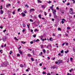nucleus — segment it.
I'll list each match as a JSON object with an SVG mask.
<instances>
[{
	"mask_svg": "<svg viewBox=\"0 0 75 75\" xmlns=\"http://www.w3.org/2000/svg\"><path fill=\"white\" fill-rule=\"evenodd\" d=\"M73 50L74 52H75V49H74V48H73Z\"/></svg>",
	"mask_w": 75,
	"mask_h": 75,
	"instance_id": "48",
	"label": "nucleus"
},
{
	"mask_svg": "<svg viewBox=\"0 0 75 75\" xmlns=\"http://www.w3.org/2000/svg\"><path fill=\"white\" fill-rule=\"evenodd\" d=\"M20 9H21L20 8H18V11H19L20 10Z\"/></svg>",
	"mask_w": 75,
	"mask_h": 75,
	"instance_id": "45",
	"label": "nucleus"
},
{
	"mask_svg": "<svg viewBox=\"0 0 75 75\" xmlns=\"http://www.w3.org/2000/svg\"><path fill=\"white\" fill-rule=\"evenodd\" d=\"M48 47H51V45H49L48 46Z\"/></svg>",
	"mask_w": 75,
	"mask_h": 75,
	"instance_id": "52",
	"label": "nucleus"
},
{
	"mask_svg": "<svg viewBox=\"0 0 75 75\" xmlns=\"http://www.w3.org/2000/svg\"><path fill=\"white\" fill-rule=\"evenodd\" d=\"M73 1V3H75V0H74V1Z\"/></svg>",
	"mask_w": 75,
	"mask_h": 75,
	"instance_id": "64",
	"label": "nucleus"
},
{
	"mask_svg": "<svg viewBox=\"0 0 75 75\" xmlns=\"http://www.w3.org/2000/svg\"><path fill=\"white\" fill-rule=\"evenodd\" d=\"M3 38V41L4 42V41H6V38Z\"/></svg>",
	"mask_w": 75,
	"mask_h": 75,
	"instance_id": "6",
	"label": "nucleus"
},
{
	"mask_svg": "<svg viewBox=\"0 0 75 75\" xmlns=\"http://www.w3.org/2000/svg\"><path fill=\"white\" fill-rule=\"evenodd\" d=\"M10 53H9V54H10V55H11V53H13V52H12V51H10Z\"/></svg>",
	"mask_w": 75,
	"mask_h": 75,
	"instance_id": "34",
	"label": "nucleus"
},
{
	"mask_svg": "<svg viewBox=\"0 0 75 75\" xmlns=\"http://www.w3.org/2000/svg\"><path fill=\"white\" fill-rule=\"evenodd\" d=\"M30 21H31V22H33V21H32V19H30Z\"/></svg>",
	"mask_w": 75,
	"mask_h": 75,
	"instance_id": "36",
	"label": "nucleus"
},
{
	"mask_svg": "<svg viewBox=\"0 0 75 75\" xmlns=\"http://www.w3.org/2000/svg\"><path fill=\"white\" fill-rule=\"evenodd\" d=\"M47 75H51V74L50 73H47Z\"/></svg>",
	"mask_w": 75,
	"mask_h": 75,
	"instance_id": "56",
	"label": "nucleus"
},
{
	"mask_svg": "<svg viewBox=\"0 0 75 75\" xmlns=\"http://www.w3.org/2000/svg\"><path fill=\"white\" fill-rule=\"evenodd\" d=\"M30 44H33V41H31L30 42Z\"/></svg>",
	"mask_w": 75,
	"mask_h": 75,
	"instance_id": "42",
	"label": "nucleus"
},
{
	"mask_svg": "<svg viewBox=\"0 0 75 75\" xmlns=\"http://www.w3.org/2000/svg\"><path fill=\"white\" fill-rule=\"evenodd\" d=\"M6 30H4L3 31L4 33L5 32H6Z\"/></svg>",
	"mask_w": 75,
	"mask_h": 75,
	"instance_id": "57",
	"label": "nucleus"
},
{
	"mask_svg": "<svg viewBox=\"0 0 75 75\" xmlns=\"http://www.w3.org/2000/svg\"><path fill=\"white\" fill-rule=\"evenodd\" d=\"M37 18V17H36V16H35L34 17V18Z\"/></svg>",
	"mask_w": 75,
	"mask_h": 75,
	"instance_id": "53",
	"label": "nucleus"
},
{
	"mask_svg": "<svg viewBox=\"0 0 75 75\" xmlns=\"http://www.w3.org/2000/svg\"><path fill=\"white\" fill-rule=\"evenodd\" d=\"M28 57H31V55L30 54H28Z\"/></svg>",
	"mask_w": 75,
	"mask_h": 75,
	"instance_id": "28",
	"label": "nucleus"
},
{
	"mask_svg": "<svg viewBox=\"0 0 75 75\" xmlns=\"http://www.w3.org/2000/svg\"><path fill=\"white\" fill-rule=\"evenodd\" d=\"M43 52L44 53H45L46 52V51H45V49H44L43 50Z\"/></svg>",
	"mask_w": 75,
	"mask_h": 75,
	"instance_id": "13",
	"label": "nucleus"
},
{
	"mask_svg": "<svg viewBox=\"0 0 75 75\" xmlns=\"http://www.w3.org/2000/svg\"><path fill=\"white\" fill-rule=\"evenodd\" d=\"M30 25V24H29L28 25H27V27H29Z\"/></svg>",
	"mask_w": 75,
	"mask_h": 75,
	"instance_id": "41",
	"label": "nucleus"
},
{
	"mask_svg": "<svg viewBox=\"0 0 75 75\" xmlns=\"http://www.w3.org/2000/svg\"><path fill=\"white\" fill-rule=\"evenodd\" d=\"M58 36L59 37H61V34H59L58 35Z\"/></svg>",
	"mask_w": 75,
	"mask_h": 75,
	"instance_id": "23",
	"label": "nucleus"
},
{
	"mask_svg": "<svg viewBox=\"0 0 75 75\" xmlns=\"http://www.w3.org/2000/svg\"><path fill=\"white\" fill-rule=\"evenodd\" d=\"M67 29L68 30H69V29H70V27H67Z\"/></svg>",
	"mask_w": 75,
	"mask_h": 75,
	"instance_id": "39",
	"label": "nucleus"
},
{
	"mask_svg": "<svg viewBox=\"0 0 75 75\" xmlns=\"http://www.w3.org/2000/svg\"><path fill=\"white\" fill-rule=\"evenodd\" d=\"M22 15H23V16L24 17V16H25V13H24L22 12Z\"/></svg>",
	"mask_w": 75,
	"mask_h": 75,
	"instance_id": "9",
	"label": "nucleus"
},
{
	"mask_svg": "<svg viewBox=\"0 0 75 75\" xmlns=\"http://www.w3.org/2000/svg\"><path fill=\"white\" fill-rule=\"evenodd\" d=\"M30 31H31V32H33V30H30Z\"/></svg>",
	"mask_w": 75,
	"mask_h": 75,
	"instance_id": "63",
	"label": "nucleus"
},
{
	"mask_svg": "<svg viewBox=\"0 0 75 75\" xmlns=\"http://www.w3.org/2000/svg\"><path fill=\"white\" fill-rule=\"evenodd\" d=\"M28 50H30V51H32V50H31V49H28Z\"/></svg>",
	"mask_w": 75,
	"mask_h": 75,
	"instance_id": "49",
	"label": "nucleus"
},
{
	"mask_svg": "<svg viewBox=\"0 0 75 75\" xmlns=\"http://www.w3.org/2000/svg\"><path fill=\"white\" fill-rule=\"evenodd\" d=\"M17 56L18 57H19V56H20V55L19 54H17Z\"/></svg>",
	"mask_w": 75,
	"mask_h": 75,
	"instance_id": "47",
	"label": "nucleus"
},
{
	"mask_svg": "<svg viewBox=\"0 0 75 75\" xmlns=\"http://www.w3.org/2000/svg\"><path fill=\"white\" fill-rule=\"evenodd\" d=\"M66 45H68V44L67 43H66Z\"/></svg>",
	"mask_w": 75,
	"mask_h": 75,
	"instance_id": "61",
	"label": "nucleus"
},
{
	"mask_svg": "<svg viewBox=\"0 0 75 75\" xmlns=\"http://www.w3.org/2000/svg\"><path fill=\"white\" fill-rule=\"evenodd\" d=\"M45 16H47V12H45Z\"/></svg>",
	"mask_w": 75,
	"mask_h": 75,
	"instance_id": "38",
	"label": "nucleus"
},
{
	"mask_svg": "<svg viewBox=\"0 0 75 75\" xmlns=\"http://www.w3.org/2000/svg\"><path fill=\"white\" fill-rule=\"evenodd\" d=\"M54 20H55L54 18H52V21H54Z\"/></svg>",
	"mask_w": 75,
	"mask_h": 75,
	"instance_id": "40",
	"label": "nucleus"
},
{
	"mask_svg": "<svg viewBox=\"0 0 75 75\" xmlns=\"http://www.w3.org/2000/svg\"><path fill=\"white\" fill-rule=\"evenodd\" d=\"M55 59V57H53V58H52V60H54V59Z\"/></svg>",
	"mask_w": 75,
	"mask_h": 75,
	"instance_id": "29",
	"label": "nucleus"
},
{
	"mask_svg": "<svg viewBox=\"0 0 75 75\" xmlns=\"http://www.w3.org/2000/svg\"><path fill=\"white\" fill-rule=\"evenodd\" d=\"M20 67L21 68H23V67H24V66L22 64H21L20 65Z\"/></svg>",
	"mask_w": 75,
	"mask_h": 75,
	"instance_id": "10",
	"label": "nucleus"
},
{
	"mask_svg": "<svg viewBox=\"0 0 75 75\" xmlns=\"http://www.w3.org/2000/svg\"><path fill=\"white\" fill-rule=\"evenodd\" d=\"M58 63H59V64H61L62 62L60 60H58Z\"/></svg>",
	"mask_w": 75,
	"mask_h": 75,
	"instance_id": "8",
	"label": "nucleus"
},
{
	"mask_svg": "<svg viewBox=\"0 0 75 75\" xmlns=\"http://www.w3.org/2000/svg\"><path fill=\"white\" fill-rule=\"evenodd\" d=\"M46 52L47 54H49V53H50V51H49L48 50H47V51Z\"/></svg>",
	"mask_w": 75,
	"mask_h": 75,
	"instance_id": "19",
	"label": "nucleus"
},
{
	"mask_svg": "<svg viewBox=\"0 0 75 75\" xmlns=\"http://www.w3.org/2000/svg\"><path fill=\"white\" fill-rule=\"evenodd\" d=\"M23 27H25V24H23Z\"/></svg>",
	"mask_w": 75,
	"mask_h": 75,
	"instance_id": "51",
	"label": "nucleus"
},
{
	"mask_svg": "<svg viewBox=\"0 0 75 75\" xmlns=\"http://www.w3.org/2000/svg\"><path fill=\"white\" fill-rule=\"evenodd\" d=\"M48 3H49V4L51 3V1H49V2H48Z\"/></svg>",
	"mask_w": 75,
	"mask_h": 75,
	"instance_id": "44",
	"label": "nucleus"
},
{
	"mask_svg": "<svg viewBox=\"0 0 75 75\" xmlns=\"http://www.w3.org/2000/svg\"><path fill=\"white\" fill-rule=\"evenodd\" d=\"M40 38H43V36H40Z\"/></svg>",
	"mask_w": 75,
	"mask_h": 75,
	"instance_id": "55",
	"label": "nucleus"
},
{
	"mask_svg": "<svg viewBox=\"0 0 75 75\" xmlns=\"http://www.w3.org/2000/svg\"><path fill=\"white\" fill-rule=\"evenodd\" d=\"M58 31H61V28H58Z\"/></svg>",
	"mask_w": 75,
	"mask_h": 75,
	"instance_id": "26",
	"label": "nucleus"
},
{
	"mask_svg": "<svg viewBox=\"0 0 75 75\" xmlns=\"http://www.w3.org/2000/svg\"><path fill=\"white\" fill-rule=\"evenodd\" d=\"M33 37L34 38H35V37H36V35H33Z\"/></svg>",
	"mask_w": 75,
	"mask_h": 75,
	"instance_id": "33",
	"label": "nucleus"
},
{
	"mask_svg": "<svg viewBox=\"0 0 75 75\" xmlns=\"http://www.w3.org/2000/svg\"><path fill=\"white\" fill-rule=\"evenodd\" d=\"M41 7L42 8H45V7H44V6H43V5H42L41 6Z\"/></svg>",
	"mask_w": 75,
	"mask_h": 75,
	"instance_id": "20",
	"label": "nucleus"
},
{
	"mask_svg": "<svg viewBox=\"0 0 75 75\" xmlns=\"http://www.w3.org/2000/svg\"><path fill=\"white\" fill-rule=\"evenodd\" d=\"M19 52L21 55L23 54V52H22V51H21V50H19Z\"/></svg>",
	"mask_w": 75,
	"mask_h": 75,
	"instance_id": "5",
	"label": "nucleus"
},
{
	"mask_svg": "<svg viewBox=\"0 0 75 75\" xmlns=\"http://www.w3.org/2000/svg\"><path fill=\"white\" fill-rule=\"evenodd\" d=\"M38 2H39V3H42V2H41L40 0H38Z\"/></svg>",
	"mask_w": 75,
	"mask_h": 75,
	"instance_id": "22",
	"label": "nucleus"
},
{
	"mask_svg": "<svg viewBox=\"0 0 75 75\" xmlns=\"http://www.w3.org/2000/svg\"><path fill=\"white\" fill-rule=\"evenodd\" d=\"M36 42H38V41H40V40H39V39H38L36 40Z\"/></svg>",
	"mask_w": 75,
	"mask_h": 75,
	"instance_id": "31",
	"label": "nucleus"
},
{
	"mask_svg": "<svg viewBox=\"0 0 75 75\" xmlns=\"http://www.w3.org/2000/svg\"><path fill=\"white\" fill-rule=\"evenodd\" d=\"M60 52L61 54H64V50H62V51H61Z\"/></svg>",
	"mask_w": 75,
	"mask_h": 75,
	"instance_id": "18",
	"label": "nucleus"
},
{
	"mask_svg": "<svg viewBox=\"0 0 75 75\" xmlns=\"http://www.w3.org/2000/svg\"><path fill=\"white\" fill-rule=\"evenodd\" d=\"M3 28L2 27V26H1V25L0 26V28H1V29H3Z\"/></svg>",
	"mask_w": 75,
	"mask_h": 75,
	"instance_id": "37",
	"label": "nucleus"
},
{
	"mask_svg": "<svg viewBox=\"0 0 75 75\" xmlns=\"http://www.w3.org/2000/svg\"><path fill=\"white\" fill-rule=\"evenodd\" d=\"M5 62H3L1 64V67H7V65H8V62L7 61V59H5Z\"/></svg>",
	"mask_w": 75,
	"mask_h": 75,
	"instance_id": "1",
	"label": "nucleus"
},
{
	"mask_svg": "<svg viewBox=\"0 0 75 75\" xmlns=\"http://www.w3.org/2000/svg\"><path fill=\"white\" fill-rule=\"evenodd\" d=\"M41 15H40V14L38 16V17L39 18H40V19L41 18Z\"/></svg>",
	"mask_w": 75,
	"mask_h": 75,
	"instance_id": "17",
	"label": "nucleus"
},
{
	"mask_svg": "<svg viewBox=\"0 0 75 75\" xmlns=\"http://www.w3.org/2000/svg\"><path fill=\"white\" fill-rule=\"evenodd\" d=\"M46 40H47V39H42V41H45Z\"/></svg>",
	"mask_w": 75,
	"mask_h": 75,
	"instance_id": "32",
	"label": "nucleus"
},
{
	"mask_svg": "<svg viewBox=\"0 0 75 75\" xmlns=\"http://www.w3.org/2000/svg\"><path fill=\"white\" fill-rule=\"evenodd\" d=\"M42 74H46V73L45 72H42Z\"/></svg>",
	"mask_w": 75,
	"mask_h": 75,
	"instance_id": "50",
	"label": "nucleus"
},
{
	"mask_svg": "<svg viewBox=\"0 0 75 75\" xmlns=\"http://www.w3.org/2000/svg\"><path fill=\"white\" fill-rule=\"evenodd\" d=\"M26 29H24L23 30V33H24V32H25V31Z\"/></svg>",
	"mask_w": 75,
	"mask_h": 75,
	"instance_id": "24",
	"label": "nucleus"
},
{
	"mask_svg": "<svg viewBox=\"0 0 75 75\" xmlns=\"http://www.w3.org/2000/svg\"><path fill=\"white\" fill-rule=\"evenodd\" d=\"M53 16H54V18H57V16L56 15V13H55V12H53Z\"/></svg>",
	"mask_w": 75,
	"mask_h": 75,
	"instance_id": "2",
	"label": "nucleus"
},
{
	"mask_svg": "<svg viewBox=\"0 0 75 75\" xmlns=\"http://www.w3.org/2000/svg\"><path fill=\"white\" fill-rule=\"evenodd\" d=\"M31 59L32 61H34V59L33 57H31Z\"/></svg>",
	"mask_w": 75,
	"mask_h": 75,
	"instance_id": "14",
	"label": "nucleus"
},
{
	"mask_svg": "<svg viewBox=\"0 0 75 75\" xmlns=\"http://www.w3.org/2000/svg\"><path fill=\"white\" fill-rule=\"evenodd\" d=\"M69 17L70 18H72V16H70Z\"/></svg>",
	"mask_w": 75,
	"mask_h": 75,
	"instance_id": "54",
	"label": "nucleus"
},
{
	"mask_svg": "<svg viewBox=\"0 0 75 75\" xmlns=\"http://www.w3.org/2000/svg\"><path fill=\"white\" fill-rule=\"evenodd\" d=\"M56 62V64H58V62Z\"/></svg>",
	"mask_w": 75,
	"mask_h": 75,
	"instance_id": "58",
	"label": "nucleus"
},
{
	"mask_svg": "<svg viewBox=\"0 0 75 75\" xmlns=\"http://www.w3.org/2000/svg\"><path fill=\"white\" fill-rule=\"evenodd\" d=\"M50 9L52 10H53V8H52V6L50 7Z\"/></svg>",
	"mask_w": 75,
	"mask_h": 75,
	"instance_id": "30",
	"label": "nucleus"
},
{
	"mask_svg": "<svg viewBox=\"0 0 75 75\" xmlns=\"http://www.w3.org/2000/svg\"><path fill=\"white\" fill-rule=\"evenodd\" d=\"M25 7H27V8H28V4H26L25 5Z\"/></svg>",
	"mask_w": 75,
	"mask_h": 75,
	"instance_id": "27",
	"label": "nucleus"
},
{
	"mask_svg": "<svg viewBox=\"0 0 75 75\" xmlns=\"http://www.w3.org/2000/svg\"><path fill=\"white\" fill-rule=\"evenodd\" d=\"M32 53L33 54V55L34 54V50H33V51H32Z\"/></svg>",
	"mask_w": 75,
	"mask_h": 75,
	"instance_id": "16",
	"label": "nucleus"
},
{
	"mask_svg": "<svg viewBox=\"0 0 75 75\" xmlns=\"http://www.w3.org/2000/svg\"><path fill=\"white\" fill-rule=\"evenodd\" d=\"M28 69H30V68H28V69H27L26 70V71H27V72H29Z\"/></svg>",
	"mask_w": 75,
	"mask_h": 75,
	"instance_id": "21",
	"label": "nucleus"
},
{
	"mask_svg": "<svg viewBox=\"0 0 75 75\" xmlns=\"http://www.w3.org/2000/svg\"><path fill=\"white\" fill-rule=\"evenodd\" d=\"M37 29H35V30H34L35 32V31H37Z\"/></svg>",
	"mask_w": 75,
	"mask_h": 75,
	"instance_id": "59",
	"label": "nucleus"
},
{
	"mask_svg": "<svg viewBox=\"0 0 75 75\" xmlns=\"http://www.w3.org/2000/svg\"><path fill=\"white\" fill-rule=\"evenodd\" d=\"M56 9H57V10H59V8H58V7H57L56 8Z\"/></svg>",
	"mask_w": 75,
	"mask_h": 75,
	"instance_id": "35",
	"label": "nucleus"
},
{
	"mask_svg": "<svg viewBox=\"0 0 75 75\" xmlns=\"http://www.w3.org/2000/svg\"><path fill=\"white\" fill-rule=\"evenodd\" d=\"M70 61L72 62V60L73 59V58H72V57H71L70 58Z\"/></svg>",
	"mask_w": 75,
	"mask_h": 75,
	"instance_id": "25",
	"label": "nucleus"
},
{
	"mask_svg": "<svg viewBox=\"0 0 75 75\" xmlns=\"http://www.w3.org/2000/svg\"><path fill=\"white\" fill-rule=\"evenodd\" d=\"M52 68L53 69H55V68H56V67L55 66H53L52 67Z\"/></svg>",
	"mask_w": 75,
	"mask_h": 75,
	"instance_id": "11",
	"label": "nucleus"
},
{
	"mask_svg": "<svg viewBox=\"0 0 75 75\" xmlns=\"http://www.w3.org/2000/svg\"><path fill=\"white\" fill-rule=\"evenodd\" d=\"M33 11H35V10L34 8H32L31 9H30V12H32Z\"/></svg>",
	"mask_w": 75,
	"mask_h": 75,
	"instance_id": "4",
	"label": "nucleus"
},
{
	"mask_svg": "<svg viewBox=\"0 0 75 75\" xmlns=\"http://www.w3.org/2000/svg\"><path fill=\"white\" fill-rule=\"evenodd\" d=\"M68 52H69V50H68L67 51H65L64 52L66 53V54H67L68 53Z\"/></svg>",
	"mask_w": 75,
	"mask_h": 75,
	"instance_id": "15",
	"label": "nucleus"
},
{
	"mask_svg": "<svg viewBox=\"0 0 75 75\" xmlns=\"http://www.w3.org/2000/svg\"><path fill=\"white\" fill-rule=\"evenodd\" d=\"M40 66H42V64L41 63V64H40Z\"/></svg>",
	"mask_w": 75,
	"mask_h": 75,
	"instance_id": "62",
	"label": "nucleus"
},
{
	"mask_svg": "<svg viewBox=\"0 0 75 75\" xmlns=\"http://www.w3.org/2000/svg\"><path fill=\"white\" fill-rule=\"evenodd\" d=\"M8 18H11V16L9 15V17H8Z\"/></svg>",
	"mask_w": 75,
	"mask_h": 75,
	"instance_id": "60",
	"label": "nucleus"
},
{
	"mask_svg": "<svg viewBox=\"0 0 75 75\" xmlns=\"http://www.w3.org/2000/svg\"><path fill=\"white\" fill-rule=\"evenodd\" d=\"M71 11H70V14H74V13H73V9L72 8H70Z\"/></svg>",
	"mask_w": 75,
	"mask_h": 75,
	"instance_id": "3",
	"label": "nucleus"
},
{
	"mask_svg": "<svg viewBox=\"0 0 75 75\" xmlns=\"http://www.w3.org/2000/svg\"><path fill=\"white\" fill-rule=\"evenodd\" d=\"M62 24H64V21H62Z\"/></svg>",
	"mask_w": 75,
	"mask_h": 75,
	"instance_id": "46",
	"label": "nucleus"
},
{
	"mask_svg": "<svg viewBox=\"0 0 75 75\" xmlns=\"http://www.w3.org/2000/svg\"><path fill=\"white\" fill-rule=\"evenodd\" d=\"M0 13H1V14H3V11L2 10H1L0 12Z\"/></svg>",
	"mask_w": 75,
	"mask_h": 75,
	"instance_id": "12",
	"label": "nucleus"
},
{
	"mask_svg": "<svg viewBox=\"0 0 75 75\" xmlns=\"http://www.w3.org/2000/svg\"><path fill=\"white\" fill-rule=\"evenodd\" d=\"M49 40L51 41H53V39H52V38H50L49 39Z\"/></svg>",
	"mask_w": 75,
	"mask_h": 75,
	"instance_id": "7",
	"label": "nucleus"
},
{
	"mask_svg": "<svg viewBox=\"0 0 75 75\" xmlns=\"http://www.w3.org/2000/svg\"><path fill=\"white\" fill-rule=\"evenodd\" d=\"M43 46H44L43 45H41V48H43Z\"/></svg>",
	"mask_w": 75,
	"mask_h": 75,
	"instance_id": "43",
	"label": "nucleus"
}]
</instances>
